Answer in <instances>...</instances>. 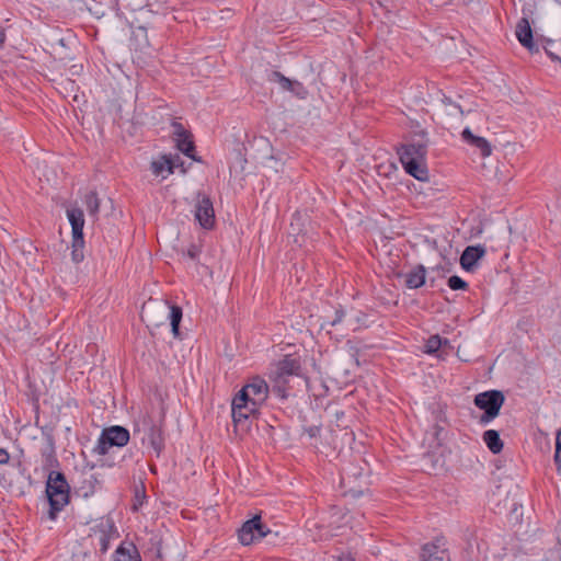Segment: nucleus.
<instances>
[{
  "label": "nucleus",
  "mask_w": 561,
  "mask_h": 561,
  "mask_svg": "<svg viewBox=\"0 0 561 561\" xmlns=\"http://www.w3.org/2000/svg\"><path fill=\"white\" fill-rule=\"evenodd\" d=\"M267 382L260 377H252L234 396L231 404L236 427L247 428L250 416L255 415L268 398Z\"/></svg>",
  "instance_id": "nucleus-1"
},
{
  "label": "nucleus",
  "mask_w": 561,
  "mask_h": 561,
  "mask_svg": "<svg viewBox=\"0 0 561 561\" xmlns=\"http://www.w3.org/2000/svg\"><path fill=\"white\" fill-rule=\"evenodd\" d=\"M400 161L410 175L419 181L428 180V170L425 163L426 146L423 144L403 145L399 149Z\"/></svg>",
  "instance_id": "nucleus-2"
},
{
  "label": "nucleus",
  "mask_w": 561,
  "mask_h": 561,
  "mask_svg": "<svg viewBox=\"0 0 561 561\" xmlns=\"http://www.w3.org/2000/svg\"><path fill=\"white\" fill-rule=\"evenodd\" d=\"M133 435L144 447L151 449L156 456H160L164 446L162 431L148 414L138 417Z\"/></svg>",
  "instance_id": "nucleus-3"
},
{
  "label": "nucleus",
  "mask_w": 561,
  "mask_h": 561,
  "mask_svg": "<svg viewBox=\"0 0 561 561\" xmlns=\"http://www.w3.org/2000/svg\"><path fill=\"white\" fill-rule=\"evenodd\" d=\"M46 493L50 504V517L64 508L69 501V485L59 472H50L46 484Z\"/></svg>",
  "instance_id": "nucleus-4"
},
{
  "label": "nucleus",
  "mask_w": 561,
  "mask_h": 561,
  "mask_svg": "<svg viewBox=\"0 0 561 561\" xmlns=\"http://www.w3.org/2000/svg\"><path fill=\"white\" fill-rule=\"evenodd\" d=\"M67 218L71 225L72 231V244H71V256L75 263H80L84 259L83 248V227H84V215L82 209L78 207H70L66 211Z\"/></svg>",
  "instance_id": "nucleus-5"
},
{
  "label": "nucleus",
  "mask_w": 561,
  "mask_h": 561,
  "mask_svg": "<svg viewBox=\"0 0 561 561\" xmlns=\"http://www.w3.org/2000/svg\"><path fill=\"white\" fill-rule=\"evenodd\" d=\"M504 401V394L499 390L478 393L474 397V404L484 411L480 416V424L486 425L492 422L500 414Z\"/></svg>",
  "instance_id": "nucleus-6"
},
{
  "label": "nucleus",
  "mask_w": 561,
  "mask_h": 561,
  "mask_svg": "<svg viewBox=\"0 0 561 561\" xmlns=\"http://www.w3.org/2000/svg\"><path fill=\"white\" fill-rule=\"evenodd\" d=\"M129 432L123 426H111L103 430L95 450L99 455H106L111 447H123L129 440Z\"/></svg>",
  "instance_id": "nucleus-7"
},
{
  "label": "nucleus",
  "mask_w": 561,
  "mask_h": 561,
  "mask_svg": "<svg viewBox=\"0 0 561 561\" xmlns=\"http://www.w3.org/2000/svg\"><path fill=\"white\" fill-rule=\"evenodd\" d=\"M270 530L261 523L260 516L245 522L239 530V540L242 545H251L267 535Z\"/></svg>",
  "instance_id": "nucleus-8"
},
{
  "label": "nucleus",
  "mask_w": 561,
  "mask_h": 561,
  "mask_svg": "<svg viewBox=\"0 0 561 561\" xmlns=\"http://www.w3.org/2000/svg\"><path fill=\"white\" fill-rule=\"evenodd\" d=\"M523 13L524 16L516 25V37L524 47L529 51H534L536 47L533 41V31L529 22V18L533 15V10L527 8L523 10Z\"/></svg>",
  "instance_id": "nucleus-9"
},
{
  "label": "nucleus",
  "mask_w": 561,
  "mask_h": 561,
  "mask_svg": "<svg viewBox=\"0 0 561 561\" xmlns=\"http://www.w3.org/2000/svg\"><path fill=\"white\" fill-rule=\"evenodd\" d=\"M195 219L204 229H210L215 222V211L211 201L207 196H199L195 206Z\"/></svg>",
  "instance_id": "nucleus-10"
},
{
  "label": "nucleus",
  "mask_w": 561,
  "mask_h": 561,
  "mask_svg": "<svg viewBox=\"0 0 561 561\" xmlns=\"http://www.w3.org/2000/svg\"><path fill=\"white\" fill-rule=\"evenodd\" d=\"M268 80L272 82H277L283 90L289 91L299 99L304 100L308 95V91L301 82L290 80L278 71L271 72Z\"/></svg>",
  "instance_id": "nucleus-11"
},
{
  "label": "nucleus",
  "mask_w": 561,
  "mask_h": 561,
  "mask_svg": "<svg viewBox=\"0 0 561 561\" xmlns=\"http://www.w3.org/2000/svg\"><path fill=\"white\" fill-rule=\"evenodd\" d=\"M486 253V250L483 245H469L467 247L461 256H460V265L467 272H472L477 267V263L481 260Z\"/></svg>",
  "instance_id": "nucleus-12"
},
{
  "label": "nucleus",
  "mask_w": 561,
  "mask_h": 561,
  "mask_svg": "<svg viewBox=\"0 0 561 561\" xmlns=\"http://www.w3.org/2000/svg\"><path fill=\"white\" fill-rule=\"evenodd\" d=\"M167 306L156 301H149L142 306L141 317L148 325H158L165 317Z\"/></svg>",
  "instance_id": "nucleus-13"
},
{
  "label": "nucleus",
  "mask_w": 561,
  "mask_h": 561,
  "mask_svg": "<svg viewBox=\"0 0 561 561\" xmlns=\"http://www.w3.org/2000/svg\"><path fill=\"white\" fill-rule=\"evenodd\" d=\"M176 167V160L169 156L159 157L158 159L153 160L150 165L152 173L156 176H160L161 179H165L172 174Z\"/></svg>",
  "instance_id": "nucleus-14"
},
{
  "label": "nucleus",
  "mask_w": 561,
  "mask_h": 561,
  "mask_svg": "<svg viewBox=\"0 0 561 561\" xmlns=\"http://www.w3.org/2000/svg\"><path fill=\"white\" fill-rule=\"evenodd\" d=\"M174 129L176 135V146L179 150L182 151L185 156L194 159V144L191 140L188 133L180 124H175Z\"/></svg>",
  "instance_id": "nucleus-15"
},
{
  "label": "nucleus",
  "mask_w": 561,
  "mask_h": 561,
  "mask_svg": "<svg viewBox=\"0 0 561 561\" xmlns=\"http://www.w3.org/2000/svg\"><path fill=\"white\" fill-rule=\"evenodd\" d=\"M461 136L466 142L479 149L482 157H489L491 154L492 148L485 138L474 136L469 128H465Z\"/></svg>",
  "instance_id": "nucleus-16"
},
{
  "label": "nucleus",
  "mask_w": 561,
  "mask_h": 561,
  "mask_svg": "<svg viewBox=\"0 0 561 561\" xmlns=\"http://www.w3.org/2000/svg\"><path fill=\"white\" fill-rule=\"evenodd\" d=\"M114 561H141L137 548L131 542H123L115 551Z\"/></svg>",
  "instance_id": "nucleus-17"
},
{
  "label": "nucleus",
  "mask_w": 561,
  "mask_h": 561,
  "mask_svg": "<svg viewBox=\"0 0 561 561\" xmlns=\"http://www.w3.org/2000/svg\"><path fill=\"white\" fill-rule=\"evenodd\" d=\"M421 561H449L446 551L436 543H426L422 547Z\"/></svg>",
  "instance_id": "nucleus-18"
},
{
  "label": "nucleus",
  "mask_w": 561,
  "mask_h": 561,
  "mask_svg": "<svg viewBox=\"0 0 561 561\" xmlns=\"http://www.w3.org/2000/svg\"><path fill=\"white\" fill-rule=\"evenodd\" d=\"M483 442L488 446L491 453L499 454L503 449V442L500 438V434L495 430H488L483 433Z\"/></svg>",
  "instance_id": "nucleus-19"
},
{
  "label": "nucleus",
  "mask_w": 561,
  "mask_h": 561,
  "mask_svg": "<svg viewBox=\"0 0 561 561\" xmlns=\"http://www.w3.org/2000/svg\"><path fill=\"white\" fill-rule=\"evenodd\" d=\"M425 283V270L423 266L411 271L405 275V284L409 288H419Z\"/></svg>",
  "instance_id": "nucleus-20"
},
{
  "label": "nucleus",
  "mask_w": 561,
  "mask_h": 561,
  "mask_svg": "<svg viewBox=\"0 0 561 561\" xmlns=\"http://www.w3.org/2000/svg\"><path fill=\"white\" fill-rule=\"evenodd\" d=\"M440 111L443 114L450 116V117H455V118H459L463 115V111H462L461 106L458 105L457 103L453 102L449 98H447L445 95L442 99Z\"/></svg>",
  "instance_id": "nucleus-21"
},
{
  "label": "nucleus",
  "mask_w": 561,
  "mask_h": 561,
  "mask_svg": "<svg viewBox=\"0 0 561 561\" xmlns=\"http://www.w3.org/2000/svg\"><path fill=\"white\" fill-rule=\"evenodd\" d=\"M131 43L135 49L144 50L149 46L147 30L138 26L133 31Z\"/></svg>",
  "instance_id": "nucleus-22"
},
{
  "label": "nucleus",
  "mask_w": 561,
  "mask_h": 561,
  "mask_svg": "<svg viewBox=\"0 0 561 561\" xmlns=\"http://www.w3.org/2000/svg\"><path fill=\"white\" fill-rule=\"evenodd\" d=\"M298 368L299 366L295 359L286 357L277 366L278 378L283 379L286 376L294 375Z\"/></svg>",
  "instance_id": "nucleus-23"
},
{
  "label": "nucleus",
  "mask_w": 561,
  "mask_h": 561,
  "mask_svg": "<svg viewBox=\"0 0 561 561\" xmlns=\"http://www.w3.org/2000/svg\"><path fill=\"white\" fill-rule=\"evenodd\" d=\"M84 205L90 216L96 217L100 209V201L95 192H89L84 196Z\"/></svg>",
  "instance_id": "nucleus-24"
},
{
  "label": "nucleus",
  "mask_w": 561,
  "mask_h": 561,
  "mask_svg": "<svg viewBox=\"0 0 561 561\" xmlns=\"http://www.w3.org/2000/svg\"><path fill=\"white\" fill-rule=\"evenodd\" d=\"M170 322L172 327V333L175 337L179 336V325L182 319V309L178 306H171L170 308Z\"/></svg>",
  "instance_id": "nucleus-25"
},
{
  "label": "nucleus",
  "mask_w": 561,
  "mask_h": 561,
  "mask_svg": "<svg viewBox=\"0 0 561 561\" xmlns=\"http://www.w3.org/2000/svg\"><path fill=\"white\" fill-rule=\"evenodd\" d=\"M443 344H447V340H442L439 335H433L426 341L425 352L433 354L437 352Z\"/></svg>",
  "instance_id": "nucleus-26"
},
{
  "label": "nucleus",
  "mask_w": 561,
  "mask_h": 561,
  "mask_svg": "<svg viewBox=\"0 0 561 561\" xmlns=\"http://www.w3.org/2000/svg\"><path fill=\"white\" fill-rule=\"evenodd\" d=\"M448 286L453 290H459V289H466L468 287V284L459 276L454 275V276L449 277Z\"/></svg>",
  "instance_id": "nucleus-27"
},
{
  "label": "nucleus",
  "mask_w": 561,
  "mask_h": 561,
  "mask_svg": "<svg viewBox=\"0 0 561 561\" xmlns=\"http://www.w3.org/2000/svg\"><path fill=\"white\" fill-rule=\"evenodd\" d=\"M305 433L310 437H317L320 433V428L317 425L309 426L305 430Z\"/></svg>",
  "instance_id": "nucleus-28"
},
{
  "label": "nucleus",
  "mask_w": 561,
  "mask_h": 561,
  "mask_svg": "<svg viewBox=\"0 0 561 561\" xmlns=\"http://www.w3.org/2000/svg\"><path fill=\"white\" fill-rule=\"evenodd\" d=\"M100 543H101V550L102 552H106L107 549H108V543H110V536L106 535V534H103L100 538Z\"/></svg>",
  "instance_id": "nucleus-29"
},
{
  "label": "nucleus",
  "mask_w": 561,
  "mask_h": 561,
  "mask_svg": "<svg viewBox=\"0 0 561 561\" xmlns=\"http://www.w3.org/2000/svg\"><path fill=\"white\" fill-rule=\"evenodd\" d=\"M10 460V455L9 453L3 449V448H0V465H7Z\"/></svg>",
  "instance_id": "nucleus-30"
},
{
  "label": "nucleus",
  "mask_w": 561,
  "mask_h": 561,
  "mask_svg": "<svg viewBox=\"0 0 561 561\" xmlns=\"http://www.w3.org/2000/svg\"><path fill=\"white\" fill-rule=\"evenodd\" d=\"M556 450L561 454V428L556 434Z\"/></svg>",
  "instance_id": "nucleus-31"
},
{
  "label": "nucleus",
  "mask_w": 561,
  "mask_h": 561,
  "mask_svg": "<svg viewBox=\"0 0 561 561\" xmlns=\"http://www.w3.org/2000/svg\"><path fill=\"white\" fill-rule=\"evenodd\" d=\"M0 485L2 488H9L12 485V480H8L4 476L0 477Z\"/></svg>",
  "instance_id": "nucleus-32"
},
{
  "label": "nucleus",
  "mask_w": 561,
  "mask_h": 561,
  "mask_svg": "<svg viewBox=\"0 0 561 561\" xmlns=\"http://www.w3.org/2000/svg\"><path fill=\"white\" fill-rule=\"evenodd\" d=\"M343 316H344L343 311L337 310L335 319L333 321H331L330 324L331 325L337 324L342 320Z\"/></svg>",
  "instance_id": "nucleus-33"
},
{
  "label": "nucleus",
  "mask_w": 561,
  "mask_h": 561,
  "mask_svg": "<svg viewBox=\"0 0 561 561\" xmlns=\"http://www.w3.org/2000/svg\"><path fill=\"white\" fill-rule=\"evenodd\" d=\"M554 462L558 466V469H561V454H558L557 450H556V454H554Z\"/></svg>",
  "instance_id": "nucleus-34"
},
{
  "label": "nucleus",
  "mask_w": 561,
  "mask_h": 561,
  "mask_svg": "<svg viewBox=\"0 0 561 561\" xmlns=\"http://www.w3.org/2000/svg\"><path fill=\"white\" fill-rule=\"evenodd\" d=\"M5 41V33L2 28H0V46L4 44Z\"/></svg>",
  "instance_id": "nucleus-35"
},
{
  "label": "nucleus",
  "mask_w": 561,
  "mask_h": 561,
  "mask_svg": "<svg viewBox=\"0 0 561 561\" xmlns=\"http://www.w3.org/2000/svg\"><path fill=\"white\" fill-rule=\"evenodd\" d=\"M102 526L108 528L110 531L114 530V525L112 522L107 520L105 524H102Z\"/></svg>",
  "instance_id": "nucleus-36"
},
{
  "label": "nucleus",
  "mask_w": 561,
  "mask_h": 561,
  "mask_svg": "<svg viewBox=\"0 0 561 561\" xmlns=\"http://www.w3.org/2000/svg\"><path fill=\"white\" fill-rule=\"evenodd\" d=\"M337 561H354V559L350 556H343L337 559Z\"/></svg>",
  "instance_id": "nucleus-37"
},
{
  "label": "nucleus",
  "mask_w": 561,
  "mask_h": 561,
  "mask_svg": "<svg viewBox=\"0 0 561 561\" xmlns=\"http://www.w3.org/2000/svg\"><path fill=\"white\" fill-rule=\"evenodd\" d=\"M188 255H190V257H192V259H194V257H195V251H194V249H192V250H190V251H188Z\"/></svg>",
  "instance_id": "nucleus-38"
}]
</instances>
